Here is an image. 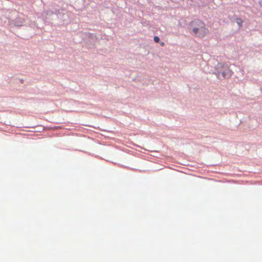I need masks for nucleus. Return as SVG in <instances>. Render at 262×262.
I'll use <instances>...</instances> for the list:
<instances>
[{
	"instance_id": "f257e3e1",
	"label": "nucleus",
	"mask_w": 262,
	"mask_h": 262,
	"mask_svg": "<svg viewBox=\"0 0 262 262\" xmlns=\"http://www.w3.org/2000/svg\"><path fill=\"white\" fill-rule=\"evenodd\" d=\"M193 25L200 27L199 32L197 34L199 37H203L208 33V29L205 27L204 23L200 20H195L192 21Z\"/></svg>"
},
{
	"instance_id": "f03ea898",
	"label": "nucleus",
	"mask_w": 262,
	"mask_h": 262,
	"mask_svg": "<svg viewBox=\"0 0 262 262\" xmlns=\"http://www.w3.org/2000/svg\"><path fill=\"white\" fill-rule=\"evenodd\" d=\"M191 25L192 27V31L195 34H197L200 30V27L199 26H196L195 25H193L192 22L191 23Z\"/></svg>"
},
{
	"instance_id": "7ed1b4c3",
	"label": "nucleus",
	"mask_w": 262,
	"mask_h": 262,
	"mask_svg": "<svg viewBox=\"0 0 262 262\" xmlns=\"http://www.w3.org/2000/svg\"><path fill=\"white\" fill-rule=\"evenodd\" d=\"M235 20L236 23L238 25L239 28H242L243 27V23L244 21L242 19H241L240 18H238V17H236L235 19Z\"/></svg>"
},
{
	"instance_id": "20e7f679",
	"label": "nucleus",
	"mask_w": 262,
	"mask_h": 262,
	"mask_svg": "<svg viewBox=\"0 0 262 262\" xmlns=\"http://www.w3.org/2000/svg\"><path fill=\"white\" fill-rule=\"evenodd\" d=\"M154 40L156 42H159L160 41V38L158 36H156L154 37Z\"/></svg>"
},
{
	"instance_id": "39448f33",
	"label": "nucleus",
	"mask_w": 262,
	"mask_h": 262,
	"mask_svg": "<svg viewBox=\"0 0 262 262\" xmlns=\"http://www.w3.org/2000/svg\"><path fill=\"white\" fill-rule=\"evenodd\" d=\"M160 45L161 46H163L164 45V43L163 42H161Z\"/></svg>"
},
{
	"instance_id": "423d86ee",
	"label": "nucleus",
	"mask_w": 262,
	"mask_h": 262,
	"mask_svg": "<svg viewBox=\"0 0 262 262\" xmlns=\"http://www.w3.org/2000/svg\"><path fill=\"white\" fill-rule=\"evenodd\" d=\"M259 3L262 5V0H260Z\"/></svg>"
}]
</instances>
